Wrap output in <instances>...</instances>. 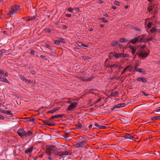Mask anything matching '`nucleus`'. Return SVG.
<instances>
[{
    "label": "nucleus",
    "mask_w": 160,
    "mask_h": 160,
    "mask_svg": "<svg viewBox=\"0 0 160 160\" xmlns=\"http://www.w3.org/2000/svg\"><path fill=\"white\" fill-rule=\"evenodd\" d=\"M149 53L145 50H141L139 52H137L136 54H137L139 57L145 58L148 56Z\"/></svg>",
    "instance_id": "nucleus-1"
},
{
    "label": "nucleus",
    "mask_w": 160,
    "mask_h": 160,
    "mask_svg": "<svg viewBox=\"0 0 160 160\" xmlns=\"http://www.w3.org/2000/svg\"><path fill=\"white\" fill-rule=\"evenodd\" d=\"M19 6H13L12 7L10 11L8 12V15H11L16 14L17 11L19 10Z\"/></svg>",
    "instance_id": "nucleus-2"
},
{
    "label": "nucleus",
    "mask_w": 160,
    "mask_h": 160,
    "mask_svg": "<svg viewBox=\"0 0 160 160\" xmlns=\"http://www.w3.org/2000/svg\"><path fill=\"white\" fill-rule=\"evenodd\" d=\"M17 132L18 135L22 138L24 137H26L27 136L26 132L23 129H19L18 130Z\"/></svg>",
    "instance_id": "nucleus-3"
},
{
    "label": "nucleus",
    "mask_w": 160,
    "mask_h": 160,
    "mask_svg": "<svg viewBox=\"0 0 160 160\" xmlns=\"http://www.w3.org/2000/svg\"><path fill=\"white\" fill-rule=\"evenodd\" d=\"M78 102H72L67 109V110H70L75 107L78 105Z\"/></svg>",
    "instance_id": "nucleus-4"
},
{
    "label": "nucleus",
    "mask_w": 160,
    "mask_h": 160,
    "mask_svg": "<svg viewBox=\"0 0 160 160\" xmlns=\"http://www.w3.org/2000/svg\"><path fill=\"white\" fill-rule=\"evenodd\" d=\"M110 55L115 57L116 58H122L123 53H117L111 52Z\"/></svg>",
    "instance_id": "nucleus-5"
},
{
    "label": "nucleus",
    "mask_w": 160,
    "mask_h": 160,
    "mask_svg": "<svg viewBox=\"0 0 160 160\" xmlns=\"http://www.w3.org/2000/svg\"><path fill=\"white\" fill-rule=\"evenodd\" d=\"M86 142H87L86 140H83V141H81L80 142L76 143L75 145V146L76 147H78V148L81 147L84 145L85 144Z\"/></svg>",
    "instance_id": "nucleus-6"
},
{
    "label": "nucleus",
    "mask_w": 160,
    "mask_h": 160,
    "mask_svg": "<svg viewBox=\"0 0 160 160\" xmlns=\"http://www.w3.org/2000/svg\"><path fill=\"white\" fill-rule=\"evenodd\" d=\"M49 150L52 151L53 152V154L55 153L57 150H56V149H57V148L56 146L54 145H51L49 146L48 147H47Z\"/></svg>",
    "instance_id": "nucleus-7"
},
{
    "label": "nucleus",
    "mask_w": 160,
    "mask_h": 160,
    "mask_svg": "<svg viewBox=\"0 0 160 160\" xmlns=\"http://www.w3.org/2000/svg\"><path fill=\"white\" fill-rule=\"evenodd\" d=\"M138 39V42H145L147 41L146 39L143 38V36L142 35L136 37Z\"/></svg>",
    "instance_id": "nucleus-8"
},
{
    "label": "nucleus",
    "mask_w": 160,
    "mask_h": 160,
    "mask_svg": "<svg viewBox=\"0 0 160 160\" xmlns=\"http://www.w3.org/2000/svg\"><path fill=\"white\" fill-rule=\"evenodd\" d=\"M76 128L82 130L83 129L84 124L82 123H81L80 122L75 125Z\"/></svg>",
    "instance_id": "nucleus-9"
},
{
    "label": "nucleus",
    "mask_w": 160,
    "mask_h": 160,
    "mask_svg": "<svg viewBox=\"0 0 160 160\" xmlns=\"http://www.w3.org/2000/svg\"><path fill=\"white\" fill-rule=\"evenodd\" d=\"M123 137L126 139H128L129 140H132L134 137L133 136L131 135L130 134H126Z\"/></svg>",
    "instance_id": "nucleus-10"
},
{
    "label": "nucleus",
    "mask_w": 160,
    "mask_h": 160,
    "mask_svg": "<svg viewBox=\"0 0 160 160\" xmlns=\"http://www.w3.org/2000/svg\"><path fill=\"white\" fill-rule=\"evenodd\" d=\"M150 32L152 33H155L156 32L160 33V29H156L154 28L150 29Z\"/></svg>",
    "instance_id": "nucleus-11"
},
{
    "label": "nucleus",
    "mask_w": 160,
    "mask_h": 160,
    "mask_svg": "<svg viewBox=\"0 0 160 160\" xmlns=\"http://www.w3.org/2000/svg\"><path fill=\"white\" fill-rule=\"evenodd\" d=\"M43 122L44 123V124L47 125L49 126H52L54 125L53 123L50 122V120H48L47 121H43Z\"/></svg>",
    "instance_id": "nucleus-12"
},
{
    "label": "nucleus",
    "mask_w": 160,
    "mask_h": 160,
    "mask_svg": "<svg viewBox=\"0 0 160 160\" xmlns=\"http://www.w3.org/2000/svg\"><path fill=\"white\" fill-rule=\"evenodd\" d=\"M138 42V39L136 38V37H135L133 39L129 41L128 44L132 43V44H134Z\"/></svg>",
    "instance_id": "nucleus-13"
},
{
    "label": "nucleus",
    "mask_w": 160,
    "mask_h": 160,
    "mask_svg": "<svg viewBox=\"0 0 160 160\" xmlns=\"http://www.w3.org/2000/svg\"><path fill=\"white\" fill-rule=\"evenodd\" d=\"M131 50L132 54L133 55L136 56V55H137V54H136V51L137 50L136 49H135L133 47H132L131 48Z\"/></svg>",
    "instance_id": "nucleus-14"
},
{
    "label": "nucleus",
    "mask_w": 160,
    "mask_h": 160,
    "mask_svg": "<svg viewBox=\"0 0 160 160\" xmlns=\"http://www.w3.org/2000/svg\"><path fill=\"white\" fill-rule=\"evenodd\" d=\"M126 104L125 103H119L115 105V107L117 108H120L123 107L126 105Z\"/></svg>",
    "instance_id": "nucleus-15"
},
{
    "label": "nucleus",
    "mask_w": 160,
    "mask_h": 160,
    "mask_svg": "<svg viewBox=\"0 0 160 160\" xmlns=\"http://www.w3.org/2000/svg\"><path fill=\"white\" fill-rule=\"evenodd\" d=\"M0 74L4 77H7L8 76V73L7 72L4 73L3 71L1 69H0Z\"/></svg>",
    "instance_id": "nucleus-16"
},
{
    "label": "nucleus",
    "mask_w": 160,
    "mask_h": 160,
    "mask_svg": "<svg viewBox=\"0 0 160 160\" xmlns=\"http://www.w3.org/2000/svg\"><path fill=\"white\" fill-rule=\"evenodd\" d=\"M54 155L60 156H62L63 155V152H58V151L57 150Z\"/></svg>",
    "instance_id": "nucleus-17"
},
{
    "label": "nucleus",
    "mask_w": 160,
    "mask_h": 160,
    "mask_svg": "<svg viewBox=\"0 0 160 160\" xmlns=\"http://www.w3.org/2000/svg\"><path fill=\"white\" fill-rule=\"evenodd\" d=\"M70 135L69 131L68 130H67L64 132L63 136L65 138H68Z\"/></svg>",
    "instance_id": "nucleus-18"
},
{
    "label": "nucleus",
    "mask_w": 160,
    "mask_h": 160,
    "mask_svg": "<svg viewBox=\"0 0 160 160\" xmlns=\"http://www.w3.org/2000/svg\"><path fill=\"white\" fill-rule=\"evenodd\" d=\"M19 78L22 80L23 82H26L27 81V80L25 79L24 77L22 75H18Z\"/></svg>",
    "instance_id": "nucleus-19"
},
{
    "label": "nucleus",
    "mask_w": 160,
    "mask_h": 160,
    "mask_svg": "<svg viewBox=\"0 0 160 160\" xmlns=\"http://www.w3.org/2000/svg\"><path fill=\"white\" fill-rule=\"evenodd\" d=\"M112 45L113 46H119L121 47V44L118 41H115L112 42Z\"/></svg>",
    "instance_id": "nucleus-20"
},
{
    "label": "nucleus",
    "mask_w": 160,
    "mask_h": 160,
    "mask_svg": "<svg viewBox=\"0 0 160 160\" xmlns=\"http://www.w3.org/2000/svg\"><path fill=\"white\" fill-rule=\"evenodd\" d=\"M59 108H60L59 107L53 109V110H52L49 111V113H53L55 112H56V111L59 110Z\"/></svg>",
    "instance_id": "nucleus-21"
},
{
    "label": "nucleus",
    "mask_w": 160,
    "mask_h": 160,
    "mask_svg": "<svg viewBox=\"0 0 160 160\" xmlns=\"http://www.w3.org/2000/svg\"><path fill=\"white\" fill-rule=\"evenodd\" d=\"M46 153L49 156H52V154L51 150L47 148L46 150Z\"/></svg>",
    "instance_id": "nucleus-22"
},
{
    "label": "nucleus",
    "mask_w": 160,
    "mask_h": 160,
    "mask_svg": "<svg viewBox=\"0 0 160 160\" xmlns=\"http://www.w3.org/2000/svg\"><path fill=\"white\" fill-rule=\"evenodd\" d=\"M32 147H31L30 148H28V149L25 150V153H31L32 151Z\"/></svg>",
    "instance_id": "nucleus-23"
},
{
    "label": "nucleus",
    "mask_w": 160,
    "mask_h": 160,
    "mask_svg": "<svg viewBox=\"0 0 160 160\" xmlns=\"http://www.w3.org/2000/svg\"><path fill=\"white\" fill-rule=\"evenodd\" d=\"M137 81L139 82L141 81L142 82H146L147 81L143 78H139L137 79Z\"/></svg>",
    "instance_id": "nucleus-24"
},
{
    "label": "nucleus",
    "mask_w": 160,
    "mask_h": 160,
    "mask_svg": "<svg viewBox=\"0 0 160 160\" xmlns=\"http://www.w3.org/2000/svg\"><path fill=\"white\" fill-rule=\"evenodd\" d=\"M109 67L111 69H112V68H113L115 69H117L118 67H119V68H120L121 67L116 64H114L112 65H110Z\"/></svg>",
    "instance_id": "nucleus-25"
},
{
    "label": "nucleus",
    "mask_w": 160,
    "mask_h": 160,
    "mask_svg": "<svg viewBox=\"0 0 160 160\" xmlns=\"http://www.w3.org/2000/svg\"><path fill=\"white\" fill-rule=\"evenodd\" d=\"M136 71L138 72H139L143 73L144 74H146V73L144 71V70L142 68H139L136 69Z\"/></svg>",
    "instance_id": "nucleus-26"
},
{
    "label": "nucleus",
    "mask_w": 160,
    "mask_h": 160,
    "mask_svg": "<svg viewBox=\"0 0 160 160\" xmlns=\"http://www.w3.org/2000/svg\"><path fill=\"white\" fill-rule=\"evenodd\" d=\"M118 92L116 91H114L112 92V93H111V95L112 96L116 97L118 96Z\"/></svg>",
    "instance_id": "nucleus-27"
},
{
    "label": "nucleus",
    "mask_w": 160,
    "mask_h": 160,
    "mask_svg": "<svg viewBox=\"0 0 160 160\" xmlns=\"http://www.w3.org/2000/svg\"><path fill=\"white\" fill-rule=\"evenodd\" d=\"M0 81L2 82H6L8 83H9V82L8 81L6 78H2Z\"/></svg>",
    "instance_id": "nucleus-28"
},
{
    "label": "nucleus",
    "mask_w": 160,
    "mask_h": 160,
    "mask_svg": "<svg viewBox=\"0 0 160 160\" xmlns=\"http://www.w3.org/2000/svg\"><path fill=\"white\" fill-rule=\"evenodd\" d=\"M63 155H71L72 152H69L68 151H64L63 152Z\"/></svg>",
    "instance_id": "nucleus-29"
},
{
    "label": "nucleus",
    "mask_w": 160,
    "mask_h": 160,
    "mask_svg": "<svg viewBox=\"0 0 160 160\" xmlns=\"http://www.w3.org/2000/svg\"><path fill=\"white\" fill-rule=\"evenodd\" d=\"M119 42H128V40L124 39L123 38H121L119 40Z\"/></svg>",
    "instance_id": "nucleus-30"
},
{
    "label": "nucleus",
    "mask_w": 160,
    "mask_h": 160,
    "mask_svg": "<svg viewBox=\"0 0 160 160\" xmlns=\"http://www.w3.org/2000/svg\"><path fill=\"white\" fill-rule=\"evenodd\" d=\"M6 51L5 50H2L0 51V56L1 57L3 55V54L6 53Z\"/></svg>",
    "instance_id": "nucleus-31"
},
{
    "label": "nucleus",
    "mask_w": 160,
    "mask_h": 160,
    "mask_svg": "<svg viewBox=\"0 0 160 160\" xmlns=\"http://www.w3.org/2000/svg\"><path fill=\"white\" fill-rule=\"evenodd\" d=\"M45 47L46 48H48L50 50H52V48L48 44L46 43V44H45Z\"/></svg>",
    "instance_id": "nucleus-32"
},
{
    "label": "nucleus",
    "mask_w": 160,
    "mask_h": 160,
    "mask_svg": "<svg viewBox=\"0 0 160 160\" xmlns=\"http://www.w3.org/2000/svg\"><path fill=\"white\" fill-rule=\"evenodd\" d=\"M11 111L10 110L8 111H5L4 113L7 115H12V114L11 113Z\"/></svg>",
    "instance_id": "nucleus-33"
},
{
    "label": "nucleus",
    "mask_w": 160,
    "mask_h": 160,
    "mask_svg": "<svg viewBox=\"0 0 160 160\" xmlns=\"http://www.w3.org/2000/svg\"><path fill=\"white\" fill-rule=\"evenodd\" d=\"M160 119V116H154L152 118V120L153 119Z\"/></svg>",
    "instance_id": "nucleus-34"
},
{
    "label": "nucleus",
    "mask_w": 160,
    "mask_h": 160,
    "mask_svg": "<svg viewBox=\"0 0 160 160\" xmlns=\"http://www.w3.org/2000/svg\"><path fill=\"white\" fill-rule=\"evenodd\" d=\"M27 134V136H31L32 135V133L31 131H29L28 132Z\"/></svg>",
    "instance_id": "nucleus-35"
},
{
    "label": "nucleus",
    "mask_w": 160,
    "mask_h": 160,
    "mask_svg": "<svg viewBox=\"0 0 160 160\" xmlns=\"http://www.w3.org/2000/svg\"><path fill=\"white\" fill-rule=\"evenodd\" d=\"M94 78V77L93 76H91V77L88 78L87 79V80L90 81L92 80Z\"/></svg>",
    "instance_id": "nucleus-36"
},
{
    "label": "nucleus",
    "mask_w": 160,
    "mask_h": 160,
    "mask_svg": "<svg viewBox=\"0 0 160 160\" xmlns=\"http://www.w3.org/2000/svg\"><path fill=\"white\" fill-rule=\"evenodd\" d=\"M148 9L149 12L152 11V6H150L148 7Z\"/></svg>",
    "instance_id": "nucleus-37"
},
{
    "label": "nucleus",
    "mask_w": 160,
    "mask_h": 160,
    "mask_svg": "<svg viewBox=\"0 0 160 160\" xmlns=\"http://www.w3.org/2000/svg\"><path fill=\"white\" fill-rule=\"evenodd\" d=\"M59 117V115H54L52 116L51 119H53L55 118H58Z\"/></svg>",
    "instance_id": "nucleus-38"
},
{
    "label": "nucleus",
    "mask_w": 160,
    "mask_h": 160,
    "mask_svg": "<svg viewBox=\"0 0 160 160\" xmlns=\"http://www.w3.org/2000/svg\"><path fill=\"white\" fill-rule=\"evenodd\" d=\"M68 10L70 12L72 13L73 12L74 9L71 8H68Z\"/></svg>",
    "instance_id": "nucleus-39"
},
{
    "label": "nucleus",
    "mask_w": 160,
    "mask_h": 160,
    "mask_svg": "<svg viewBox=\"0 0 160 160\" xmlns=\"http://www.w3.org/2000/svg\"><path fill=\"white\" fill-rule=\"evenodd\" d=\"M151 25H152L151 22H149L147 25V27L149 28H150L151 27Z\"/></svg>",
    "instance_id": "nucleus-40"
},
{
    "label": "nucleus",
    "mask_w": 160,
    "mask_h": 160,
    "mask_svg": "<svg viewBox=\"0 0 160 160\" xmlns=\"http://www.w3.org/2000/svg\"><path fill=\"white\" fill-rule=\"evenodd\" d=\"M28 121L29 122H32L34 120L33 118H28Z\"/></svg>",
    "instance_id": "nucleus-41"
},
{
    "label": "nucleus",
    "mask_w": 160,
    "mask_h": 160,
    "mask_svg": "<svg viewBox=\"0 0 160 160\" xmlns=\"http://www.w3.org/2000/svg\"><path fill=\"white\" fill-rule=\"evenodd\" d=\"M129 55L128 54H124L123 53L122 58H126L128 57Z\"/></svg>",
    "instance_id": "nucleus-42"
},
{
    "label": "nucleus",
    "mask_w": 160,
    "mask_h": 160,
    "mask_svg": "<svg viewBox=\"0 0 160 160\" xmlns=\"http://www.w3.org/2000/svg\"><path fill=\"white\" fill-rule=\"evenodd\" d=\"M60 43V41L58 40H56L54 42L55 44L56 45H59V44Z\"/></svg>",
    "instance_id": "nucleus-43"
},
{
    "label": "nucleus",
    "mask_w": 160,
    "mask_h": 160,
    "mask_svg": "<svg viewBox=\"0 0 160 160\" xmlns=\"http://www.w3.org/2000/svg\"><path fill=\"white\" fill-rule=\"evenodd\" d=\"M138 64H137L135 66V67H134V71H135V70H136V69H137V68H138Z\"/></svg>",
    "instance_id": "nucleus-44"
},
{
    "label": "nucleus",
    "mask_w": 160,
    "mask_h": 160,
    "mask_svg": "<svg viewBox=\"0 0 160 160\" xmlns=\"http://www.w3.org/2000/svg\"><path fill=\"white\" fill-rule=\"evenodd\" d=\"M59 41H60V42H65V40L63 39L62 38H60V39Z\"/></svg>",
    "instance_id": "nucleus-45"
},
{
    "label": "nucleus",
    "mask_w": 160,
    "mask_h": 160,
    "mask_svg": "<svg viewBox=\"0 0 160 160\" xmlns=\"http://www.w3.org/2000/svg\"><path fill=\"white\" fill-rule=\"evenodd\" d=\"M94 125L95 126L97 127H98V128H100V125H99L98 124V123H95L94 124Z\"/></svg>",
    "instance_id": "nucleus-46"
},
{
    "label": "nucleus",
    "mask_w": 160,
    "mask_h": 160,
    "mask_svg": "<svg viewBox=\"0 0 160 160\" xmlns=\"http://www.w3.org/2000/svg\"><path fill=\"white\" fill-rule=\"evenodd\" d=\"M100 19L102 20V22H107V20H105V18H101Z\"/></svg>",
    "instance_id": "nucleus-47"
},
{
    "label": "nucleus",
    "mask_w": 160,
    "mask_h": 160,
    "mask_svg": "<svg viewBox=\"0 0 160 160\" xmlns=\"http://www.w3.org/2000/svg\"><path fill=\"white\" fill-rule=\"evenodd\" d=\"M83 58L85 59V60H88L90 59V58L89 57H86V56H84L83 57Z\"/></svg>",
    "instance_id": "nucleus-48"
},
{
    "label": "nucleus",
    "mask_w": 160,
    "mask_h": 160,
    "mask_svg": "<svg viewBox=\"0 0 160 160\" xmlns=\"http://www.w3.org/2000/svg\"><path fill=\"white\" fill-rule=\"evenodd\" d=\"M82 43L81 42H78V43H77V44L79 46H82Z\"/></svg>",
    "instance_id": "nucleus-49"
},
{
    "label": "nucleus",
    "mask_w": 160,
    "mask_h": 160,
    "mask_svg": "<svg viewBox=\"0 0 160 160\" xmlns=\"http://www.w3.org/2000/svg\"><path fill=\"white\" fill-rule=\"evenodd\" d=\"M146 47L145 45H142L140 46V48L142 49V50H143V49L144 48Z\"/></svg>",
    "instance_id": "nucleus-50"
},
{
    "label": "nucleus",
    "mask_w": 160,
    "mask_h": 160,
    "mask_svg": "<svg viewBox=\"0 0 160 160\" xmlns=\"http://www.w3.org/2000/svg\"><path fill=\"white\" fill-rule=\"evenodd\" d=\"M114 3L116 5H118L119 4V2L117 1H115Z\"/></svg>",
    "instance_id": "nucleus-51"
},
{
    "label": "nucleus",
    "mask_w": 160,
    "mask_h": 160,
    "mask_svg": "<svg viewBox=\"0 0 160 160\" xmlns=\"http://www.w3.org/2000/svg\"><path fill=\"white\" fill-rule=\"evenodd\" d=\"M30 53L31 54L34 55L35 54V52L34 50H32L30 52Z\"/></svg>",
    "instance_id": "nucleus-52"
},
{
    "label": "nucleus",
    "mask_w": 160,
    "mask_h": 160,
    "mask_svg": "<svg viewBox=\"0 0 160 160\" xmlns=\"http://www.w3.org/2000/svg\"><path fill=\"white\" fill-rule=\"evenodd\" d=\"M46 31H47V32H51V31L50 29H46Z\"/></svg>",
    "instance_id": "nucleus-53"
},
{
    "label": "nucleus",
    "mask_w": 160,
    "mask_h": 160,
    "mask_svg": "<svg viewBox=\"0 0 160 160\" xmlns=\"http://www.w3.org/2000/svg\"><path fill=\"white\" fill-rule=\"evenodd\" d=\"M106 128V127L105 126L100 125V128Z\"/></svg>",
    "instance_id": "nucleus-54"
},
{
    "label": "nucleus",
    "mask_w": 160,
    "mask_h": 160,
    "mask_svg": "<svg viewBox=\"0 0 160 160\" xmlns=\"http://www.w3.org/2000/svg\"><path fill=\"white\" fill-rule=\"evenodd\" d=\"M153 39V38H148L147 39V41H152V40Z\"/></svg>",
    "instance_id": "nucleus-55"
},
{
    "label": "nucleus",
    "mask_w": 160,
    "mask_h": 160,
    "mask_svg": "<svg viewBox=\"0 0 160 160\" xmlns=\"http://www.w3.org/2000/svg\"><path fill=\"white\" fill-rule=\"evenodd\" d=\"M104 2V1L102 0H99L98 2V3L100 4H102Z\"/></svg>",
    "instance_id": "nucleus-56"
},
{
    "label": "nucleus",
    "mask_w": 160,
    "mask_h": 160,
    "mask_svg": "<svg viewBox=\"0 0 160 160\" xmlns=\"http://www.w3.org/2000/svg\"><path fill=\"white\" fill-rule=\"evenodd\" d=\"M0 119L1 120H3L4 119V117L2 115L0 114Z\"/></svg>",
    "instance_id": "nucleus-57"
},
{
    "label": "nucleus",
    "mask_w": 160,
    "mask_h": 160,
    "mask_svg": "<svg viewBox=\"0 0 160 160\" xmlns=\"http://www.w3.org/2000/svg\"><path fill=\"white\" fill-rule=\"evenodd\" d=\"M62 27L63 29H66L67 28V27L65 25H63Z\"/></svg>",
    "instance_id": "nucleus-58"
},
{
    "label": "nucleus",
    "mask_w": 160,
    "mask_h": 160,
    "mask_svg": "<svg viewBox=\"0 0 160 160\" xmlns=\"http://www.w3.org/2000/svg\"><path fill=\"white\" fill-rule=\"evenodd\" d=\"M5 110L0 109V112L4 113Z\"/></svg>",
    "instance_id": "nucleus-59"
},
{
    "label": "nucleus",
    "mask_w": 160,
    "mask_h": 160,
    "mask_svg": "<svg viewBox=\"0 0 160 160\" xmlns=\"http://www.w3.org/2000/svg\"><path fill=\"white\" fill-rule=\"evenodd\" d=\"M66 16L67 17H70L71 16V15L70 14H66Z\"/></svg>",
    "instance_id": "nucleus-60"
},
{
    "label": "nucleus",
    "mask_w": 160,
    "mask_h": 160,
    "mask_svg": "<svg viewBox=\"0 0 160 160\" xmlns=\"http://www.w3.org/2000/svg\"><path fill=\"white\" fill-rule=\"evenodd\" d=\"M48 158L49 160H53V158H52V157H51V156L49 157H48Z\"/></svg>",
    "instance_id": "nucleus-61"
},
{
    "label": "nucleus",
    "mask_w": 160,
    "mask_h": 160,
    "mask_svg": "<svg viewBox=\"0 0 160 160\" xmlns=\"http://www.w3.org/2000/svg\"><path fill=\"white\" fill-rule=\"evenodd\" d=\"M125 69H124L122 71V72L121 73V74L122 75L126 71V70Z\"/></svg>",
    "instance_id": "nucleus-62"
},
{
    "label": "nucleus",
    "mask_w": 160,
    "mask_h": 160,
    "mask_svg": "<svg viewBox=\"0 0 160 160\" xmlns=\"http://www.w3.org/2000/svg\"><path fill=\"white\" fill-rule=\"evenodd\" d=\"M82 46L85 47H88V46L87 45L82 44Z\"/></svg>",
    "instance_id": "nucleus-63"
},
{
    "label": "nucleus",
    "mask_w": 160,
    "mask_h": 160,
    "mask_svg": "<svg viewBox=\"0 0 160 160\" xmlns=\"http://www.w3.org/2000/svg\"><path fill=\"white\" fill-rule=\"evenodd\" d=\"M100 100H101V99H98V100H97L96 101L95 103H97L98 102H100Z\"/></svg>",
    "instance_id": "nucleus-64"
}]
</instances>
